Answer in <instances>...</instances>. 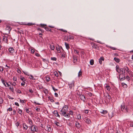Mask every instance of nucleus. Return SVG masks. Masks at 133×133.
Listing matches in <instances>:
<instances>
[{
    "mask_svg": "<svg viewBox=\"0 0 133 133\" xmlns=\"http://www.w3.org/2000/svg\"><path fill=\"white\" fill-rule=\"evenodd\" d=\"M90 65H92L94 64V61L93 59L90 60Z\"/></svg>",
    "mask_w": 133,
    "mask_h": 133,
    "instance_id": "35",
    "label": "nucleus"
},
{
    "mask_svg": "<svg viewBox=\"0 0 133 133\" xmlns=\"http://www.w3.org/2000/svg\"><path fill=\"white\" fill-rule=\"evenodd\" d=\"M26 24L27 25L29 26H31L33 25L34 24L31 23H27V24Z\"/></svg>",
    "mask_w": 133,
    "mask_h": 133,
    "instance_id": "55",
    "label": "nucleus"
},
{
    "mask_svg": "<svg viewBox=\"0 0 133 133\" xmlns=\"http://www.w3.org/2000/svg\"><path fill=\"white\" fill-rule=\"evenodd\" d=\"M65 117H69V116L68 114H65L64 115H63Z\"/></svg>",
    "mask_w": 133,
    "mask_h": 133,
    "instance_id": "50",
    "label": "nucleus"
},
{
    "mask_svg": "<svg viewBox=\"0 0 133 133\" xmlns=\"http://www.w3.org/2000/svg\"><path fill=\"white\" fill-rule=\"evenodd\" d=\"M69 114L71 115H73V112L72 111H70Z\"/></svg>",
    "mask_w": 133,
    "mask_h": 133,
    "instance_id": "52",
    "label": "nucleus"
},
{
    "mask_svg": "<svg viewBox=\"0 0 133 133\" xmlns=\"http://www.w3.org/2000/svg\"><path fill=\"white\" fill-rule=\"evenodd\" d=\"M105 88L107 89V90L108 91H109L111 89L109 85H108L107 84H105Z\"/></svg>",
    "mask_w": 133,
    "mask_h": 133,
    "instance_id": "14",
    "label": "nucleus"
},
{
    "mask_svg": "<svg viewBox=\"0 0 133 133\" xmlns=\"http://www.w3.org/2000/svg\"><path fill=\"white\" fill-rule=\"evenodd\" d=\"M44 28L47 31H50L51 30V29L48 27H44Z\"/></svg>",
    "mask_w": 133,
    "mask_h": 133,
    "instance_id": "43",
    "label": "nucleus"
},
{
    "mask_svg": "<svg viewBox=\"0 0 133 133\" xmlns=\"http://www.w3.org/2000/svg\"><path fill=\"white\" fill-rule=\"evenodd\" d=\"M51 59L52 60L54 61H56L57 60V58L55 57H51Z\"/></svg>",
    "mask_w": 133,
    "mask_h": 133,
    "instance_id": "45",
    "label": "nucleus"
},
{
    "mask_svg": "<svg viewBox=\"0 0 133 133\" xmlns=\"http://www.w3.org/2000/svg\"><path fill=\"white\" fill-rule=\"evenodd\" d=\"M23 128L25 130H26L28 128V126L25 123H24L23 124Z\"/></svg>",
    "mask_w": 133,
    "mask_h": 133,
    "instance_id": "18",
    "label": "nucleus"
},
{
    "mask_svg": "<svg viewBox=\"0 0 133 133\" xmlns=\"http://www.w3.org/2000/svg\"><path fill=\"white\" fill-rule=\"evenodd\" d=\"M36 128L37 127L35 125H32L30 127L31 130L32 131L36 132L37 131L36 129Z\"/></svg>",
    "mask_w": 133,
    "mask_h": 133,
    "instance_id": "6",
    "label": "nucleus"
},
{
    "mask_svg": "<svg viewBox=\"0 0 133 133\" xmlns=\"http://www.w3.org/2000/svg\"><path fill=\"white\" fill-rule=\"evenodd\" d=\"M40 25H41V27H42L44 28V27H44L45 25L44 24H40Z\"/></svg>",
    "mask_w": 133,
    "mask_h": 133,
    "instance_id": "64",
    "label": "nucleus"
},
{
    "mask_svg": "<svg viewBox=\"0 0 133 133\" xmlns=\"http://www.w3.org/2000/svg\"><path fill=\"white\" fill-rule=\"evenodd\" d=\"M114 60L117 63H119L120 61V59L119 58L116 57H115L114 58Z\"/></svg>",
    "mask_w": 133,
    "mask_h": 133,
    "instance_id": "20",
    "label": "nucleus"
},
{
    "mask_svg": "<svg viewBox=\"0 0 133 133\" xmlns=\"http://www.w3.org/2000/svg\"><path fill=\"white\" fill-rule=\"evenodd\" d=\"M54 74H55V76H56V77L58 76V74L57 72H54Z\"/></svg>",
    "mask_w": 133,
    "mask_h": 133,
    "instance_id": "56",
    "label": "nucleus"
},
{
    "mask_svg": "<svg viewBox=\"0 0 133 133\" xmlns=\"http://www.w3.org/2000/svg\"><path fill=\"white\" fill-rule=\"evenodd\" d=\"M50 78L49 77H46V81L48 82L50 81Z\"/></svg>",
    "mask_w": 133,
    "mask_h": 133,
    "instance_id": "47",
    "label": "nucleus"
},
{
    "mask_svg": "<svg viewBox=\"0 0 133 133\" xmlns=\"http://www.w3.org/2000/svg\"><path fill=\"white\" fill-rule=\"evenodd\" d=\"M121 73L122 74H124L125 73V68H121Z\"/></svg>",
    "mask_w": 133,
    "mask_h": 133,
    "instance_id": "22",
    "label": "nucleus"
},
{
    "mask_svg": "<svg viewBox=\"0 0 133 133\" xmlns=\"http://www.w3.org/2000/svg\"><path fill=\"white\" fill-rule=\"evenodd\" d=\"M18 113L21 114V115H22V110L20 109H18Z\"/></svg>",
    "mask_w": 133,
    "mask_h": 133,
    "instance_id": "32",
    "label": "nucleus"
},
{
    "mask_svg": "<svg viewBox=\"0 0 133 133\" xmlns=\"http://www.w3.org/2000/svg\"><path fill=\"white\" fill-rule=\"evenodd\" d=\"M25 110H26V112L27 113H29L30 112V111L28 109H27L26 108Z\"/></svg>",
    "mask_w": 133,
    "mask_h": 133,
    "instance_id": "49",
    "label": "nucleus"
},
{
    "mask_svg": "<svg viewBox=\"0 0 133 133\" xmlns=\"http://www.w3.org/2000/svg\"><path fill=\"white\" fill-rule=\"evenodd\" d=\"M59 30L61 31H63V32H67V31L66 30H64L63 29H60Z\"/></svg>",
    "mask_w": 133,
    "mask_h": 133,
    "instance_id": "54",
    "label": "nucleus"
},
{
    "mask_svg": "<svg viewBox=\"0 0 133 133\" xmlns=\"http://www.w3.org/2000/svg\"><path fill=\"white\" fill-rule=\"evenodd\" d=\"M3 40L6 43L7 42L8 39L7 37L5 36L3 37Z\"/></svg>",
    "mask_w": 133,
    "mask_h": 133,
    "instance_id": "21",
    "label": "nucleus"
},
{
    "mask_svg": "<svg viewBox=\"0 0 133 133\" xmlns=\"http://www.w3.org/2000/svg\"><path fill=\"white\" fill-rule=\"evenodd\" d=\"M68 107L66 105H65L60 111V114L62 115H64L66 114L68 111Z\"/></svg>",
    "mask_w": 133,
    "mask_h": 133,
    "instance_id": "1",
    "label": "nucleus"
},
{
    "mask_svg": "<svg viewBox=\"0 0 133 133\" xmlns=\"http://www.w3.org/2000/svg\"><path fill=\"white\" fill-rule=\"evenodd\" d=\"M101 114L104 115L107 114V111L106 110H103L102 111H101Z\"/></svg>",
    "mask_w": 133,
    "mask_h": 133,
    "instance_id": "34",
    "label": "nucleus"
},
{
    "mask_svg": "<svg viewBox=\"0 0 133 133\" xmlns=\"http://www.w3.org/2000/svg\"><path fill=\"white\" fill-rule=\"evenodd\" d=\"M19 123L18 122H17L16 123V125L17 127H18L19 125Z\"/></svg>",
    "mask_w": 133,
    "mask_h": 133,
    "instance_id": "58",
    "label": "nucleus"
},
{
    "mask_svg": "<svg viewBox=\"0 0 133 133\" xmlns=\"http://www.w3.org/2000/svg\"><path fill=\"white\" fill-rule=\"evenodd\" d=\"M75 125L78 128H79L81 127L79 123L77 122H76L75 123Z\"/></svg>",
    "mask_w": 133,
    "mask_h": 133,
    "instance_id": "15",
    "label": "nucleus"
},
{
    "mask_svg": "<svg viewBox=\"0 0 133 133\" xmlns=\"http://www.w3.org/2000/svg\"><path fill=\"white\" fill-rule=\"evenodd\" d=\"M29 76H30L29 77V78H30V79L32 80H35V78L33 77V76L32 75H29Z\"/></svg>",
    "mask_w": 133,
    "mask_h": 133,
    "instance_id": "26",
    "label": "nucleus"
},
{
    "mask_svg": "<svg viewBox=\"0 0 133 133\" xmlns=\"http://www.w3.org/2000/svg\"><path fill=\"white\" fill-rule=\"evenodd\" d=\"M109 47L111 49H112L113 50H115L116 49L114 47H112L111 46H109Z\"/></svg>",
    "mask_w": 133,
    "mask_h": 133,
    "instance_id": "53",
    "label": "nucleus"
},
{
    "mask_svg": "<svg viewBox=\"0 0 133 133\" xmlns=\"http://www.w3.org/2000/svg\"><path fill=\"white\" fill-rule=\"evenodd\" d=\"M8 110H9V111H12V109L11 108H10L8 109Z\"/></svg>",
    "mask_w": 133,
    "mask_h": 133,
    "instance_id": "63",
    "label": "nucleus"
},
{
    "mask_svg": "<svg viewBox=\"0 0 133 133\" xmlns=\"http://www.w3.org/2000/svg\"><path fill=\"white\" fill-rule=\"evenodd\" d=\"M127 125L131 127H133V122H128L127 123Z\"/></svg>",
    "mask_w": 133,
    "mask_h": 133,
    "instance_id": "13",
    "label": "nucleus"
},
{
    "mask_svg": "<svg viewBox=\"0 0 133 133\" xmlns=\"http://www.w3.org/2000/svg\"><path fill=\"white\" fill-rule=\"evenodd\" d=\"M20 79L23 81H25L26 79H25V78L23 77H21L20 78Z\"/></svg>",
    "mask_w": 133,
    "mask_h": 133,
    "instance_id": "36",
    "label": "nucleus"
},
{
    "mask_svg": "<svg viewBox=\"0 0 133 133\" xmlns=\"http://www.w3.org/2000/svg\"><path fill=\"white\" fill-rule=\"evenodd\" d=\"M125 70L129 74V75L130 76H132V72L129 70V68L127 67L125 68Z\"/></svg>",
    "mask_w": 133,
    "mask_h": 133,
    "instance_id": "3",
    "label": "nucleus"
},
{
    "mask_svg": "<svg viewBox=\"0 0 133 133\" xmlns=\"http://www.w3.org/2000/svg\"><path fill=\"white\" fill-rule=\"evenodd\" d=\"M6 29L10 31L11 30V28L10 26H7L6 28Z\"/></svg>",
    "mask_w": 133,
    "mask_h": 133,
    "instance_id": "31",
    "label": "nucleus"
},
{
    "mask_svg": "<svg viewBox=\"0 0 133 133\" xmlns=\"http://www.w3.org/2000/svg\"><path fill=\"white\" fill-rule=\"evenodd\" d=\"M79 97L82 101L84 102L85 101L86 99L84 95L81 94L80 95H79Z\"/></svg>",
    "mask_w": 133,
    "mask_h": 133,
    "instance_id": "7",
    "label": "nucleus"
},
{
    "mask_svg": "<svg viewBox=\"0 0 133 133\" xmlns=\"http://www.w3.org/2000/svg\"><path fill=\"white\" fill-rule=\"evenodd\" d=\"M3 100L1 97H0V104H2L3 102Z\"/></svg>",
    "mask_w": 133,
    "mask_h": 133,
    "instance_id": "42",
    "label": "nucleus"
},
{
    "mask_svg": "<svg viewBox=\"0 0 133 133\" xmlns=\"http://www.w3.org/2000/svg\"><path fill=\"white\" fill-rule=\"evenodd\" d=\"M116 70L118 73H121V69L119 68V66L118 65H116Z\"/></svg>",
    "mask_w": 133,
    "mask_h": 133,
    "instance_id": "11",
    "label": "nucleus"
},
{
    "mask_svg": "<svg viewBox=\"0 0 133 133\" xmlns=\"http://www.w3.org/2000/svg\"><path fill=\"white\" fill-rule=\"evenodd\" d=\"M45 129L46 130L48 131V132H50L51 130V128L50 127H48L47 126Z\"/></svg>",
    "mask_w": 133,
    "mask_h": 133,
    "instance_id": "19",
    "label": "nucleus"
},
{
    "mask_svg": "<svg viewBox=\"0 0 133 133\" xmlns=\"http://www.w3.org/2000/svg\"><path fill=\"white\" fill-rule=\"evenodd\" d=\"M82 75V72L81 71V70L78 72V77H80Z\"/></svg>",
    "mask_w": 133,
    "mask_h": 133,
    "instance_id": "30",
    "label": "nucleus"
},
{
    "mask_svg": "<svg viewBox=\"0 0 133 133\" xmlns=\"http://www.w3.org/2000/svg\"><path fill=\"white\" fill-rule=\"evenodd\" d=\"M20 102L22 104H24V101L23 100L20 99Z\"/></svg>",
    "mask_w": 133,
    "mask_h": 133,
    "instance_id": "48",
    "label": "nucleus"
},
{
    "mask_svg": "<svg viewBox=\"0 0 133 133\" xmlns=\"http://www.w3.org/2000/svg\"><path fill=\"white\" fill-rule=\"evenodd\" d=\"M28 121L29 124L31 125V126L32 125V120L29 118H28Z\"/></svg>",
    "mask_w": 133,
    "mask_h": 133,
    "instance_id": "16",
    "label": "nucleus"
},
{
    "mask_svg": "<svg viewBox=\"0 0 133 133\" xmlns=\"http://www.w3.org/2000/svg\"><path fill=\"white\" fill-rule=\"evenodd\" d=\"M77 94L79 96V95H81L80 92H79L78 91H77Z\"/></svg>",
    "mask_w": 133,
    "mask_h": 133,
    "instance_id": "62",
    "label": "nucleus"
},
{
    "mask_svg": "<svg viewBox=\"0 0 133 133\" xmlns=\"http://www.w3.org/2000/svg\"><path fill=\"white\" fill-rule=\"evenodd\" d=\"M74 52L75 54H77L78 55H79V51L76 50H74Z\"/></svg>",
    "mask_w": 133,
    "mask_h": 133,
    "instance_id": "41",
    "label": "nucleus"
},
{
    "mask_svg": "<svg viewBox=\"0 0 133 133\" xmlns=\"http://www.w3.org/2000/svg\"><path fill=\"white\" fill-rule=\"evenodd\" d=\"M1 80L2 81V83L3 84V85L6 87H7L5 83L6 82L3 79V78H2L1 79Z\"/></svg>",
    "mask_w": 133,
    "mask_h": 133,
    "instance_id": "24",
    "label": "nucleus"
},
{
    "mask_svg": "<svg viewBox=\"0 0 133 133\" xmlns=\"http://www.w3.org/2000/svg\"><path fill=\"white\" fill-rule=\"evenodd\" d=\"M9 89L11 90V91L13 92H14V90L13 87H10L9 88Z\"/></svg>",
    "mask_w": 133,
    "mask_h": 133,
    "instance_id": "38",
    "label": "nucleus"
},
{
    "mask_svg": "<svg viewBox=\"0 0 133 133\" xmlns=\"http://www.w3.org/2000/svg\"><path fill=\"white\" fill-rule=\"evenodd\" d=\"M104 60V58L103 57H101L99 59V62L100 64H102V61Z\"/></svg>",
    "mask_w": 133,
    "mask_h": 133,
    "instance_id": "10",
    "label": "nucleus"
},
{
    "mask_svg": "<svg viewBox=\"0 0 133 133\" xmlns=\"http://www.w3.org/2000/svg\"><path fill=\"white\" fill-rule=\"evenodd\" d=\"M53 113L54 114V115L56 117H60V116L58 114V112L57 111H56V110L54 111L53 112Z\"/></svg>",
    "mask_w": 133,
    "mask_h": 133,
    "instance_id": "8",
    "label": "nucleus"
},
{
    "mask_svg": "<svg viewBox=\"0 0 133 133\" xmlns=\"http://www.w3.org/2000/svg\"><path fill=\"white\" fill-rule=\"evenodd\" d=\"M77 118L78 119H80L81 118V116L80 114H77Z\"/></svg>",
    "mask_w": 133,
    "mask_h": 133,
    "instance_id": "25",
    "label": "nucleus"
},
{
    "mask_svg": "<svg viewBox=\"0 0 133 133\" xmlns=\"http://www.w3.org/2000/svg\"><path fill=\"white\" fill-rule=\"evenodd\" d=\"M9 51L10 52L13 54L14 52V50L12 47H11L9 49Z\"/></svg>",
    "mask_w": 133,
    "mask_h": 133,
    "instance_id": "9",
    "label": "nucleus"
},
{
    "mask_svg": "<svg viewBox=\"0 0 133 133\" xmlns=\"http://www.w3.org/2000/svg\"><path fill=\"white\" fill-rule=\"evenodd\" d=\"M52 88L53 90L55 92L57 90V89H55L53 87H52Z\"/></svg>",
    "mask_w": 133,
    "mask_h": 133,
    "instance_id": "61",
    "label": "nucleus"
},
{
    "mask_svg": "<svg viewBox=\"0 0 133 133\" xmlns=\"http://www.w3.org/2000/svg\"><path fill=\"white\" fill-rule=\"evenodd\" d=\"M73 62L74 63H76L77 60V57L75 56L73 57Z\"/></svg>",
    "mask_w": 133,
    "mask_h": 133,
    "instance_id": "17",
    "label": "nucleus"
},
{
    "mask_svg": "<svg viewBox=\"0 0 133 133\" xmlns=\"http://www.w3.org/2000/svg\"><path fill=\"white\" fill-rule=\"evenodd\" d=\"M25 81H23V82L21 83V85L22 86H23L25 85Z\"/></svg>",
    "mask_w": 133,
    "mask_h": 133,
    "instance_id": "57",
    "label": "nucleus"
},
{
    "mask_svg": "<svg viewBox=\"0 0 133 133\" xmlns=\"http://www.w3.org/2000/svg\"><path fill=\"white\" fill-rule=\"evenodd\" d=\"M15 91L16 92L19 94L21 93V91L19 89H17V88H15Z\"/></svg>",
    "mask_w": 133,
    "mask_h": 133,
    "instance_id": "27",
    "label": "nucleus"
},
{
    "mask_svg": "<svg viewBox=\"0 0 133 133\" xmlns=\"http://www.w3.org/2000/svg\"><path fill=\"white\" fill-rule=\"evenodd\" d=\"M3 68L2 66H0V71L2 72H3Z\"/></svg>",
    "mask_w": 133,
    "mask_h": 133,
    "instance_id": "40",
    "label": "nucleus"
},
{
    "mask_svg": "<svg viewBox=\"0 0 133 133\" xmlns=\"http://www.w3.org/2000/svg\"><path fill=\"white\" fill-rule=\"evenodd\" d=\"M17 78L16 77H13V80L14 81L17 82Z\"/></svg>",
    "mask_w": 133,
    "mask_h": 133,
    "instance_id": "51",
    "label": "nucleus"
},
{
    "mask_svg": "<svg viewBox=\"0 0 133 133\" xmlns=\"http://www.w3.org/2000/svg\"><path fill=\"white\" fill-rule=\"evenodd\" d=\"M54 123L56 125L60 127V124L59 123L55 121Z\"/></svg>",
    "mask_w": 133,
    "mask_h": 133,
    "instance_id": "29",
    "label": "nucleus"
},
{
    "mask_svg": "<svg viewBox=\"0 0 133 133\" xmlns=\"http://www.w3.org/2000/svg\"><path fill=\"white\" fill-rule=\"evenodd\" d=\"M17 82L14 81L12 84L11 83H10V84L12 85L15 86L16 85V83Z\"/></svg>",
    "mask_w": 133,
    "mask_h": 133,
    "instance_id": "33",
    "label": "nucleus"
},
{
    "mask_svg": "<svg viewBox=\"0 0 133 133\" xmlns=\"http://www.w3.org/2000/svg\"><path fill=\"white\" fill-rule=\"evenodd\" d=\"M105 96L107 99H108L109 100L111 98V96L108 93L106 94L105 95Z\"/></svg>",
    "mask_w": 133,
    "mask_h": 133,
    "instance_id": "12",
    "label": "nucleus"
},
{
    "mask_svg": "<svg viewBox=\"0 0 133 133\" xmlns=\"http://www.w3.org/2000/svg\"><path fill=\"white\" fill-rule=\"evenodd\" d=\"M65 44L66 49L68 50L70 48L69 44L67 43L66 42H65Z\"/></svg>",
    "mask_w": 133,
    "mask_h": 133,
    "instance_id": "23",
    "label": "nucleus"
},
{
    "mask_svg": "<svg viewBox=\"0 0 133 133\" xmlns=\"http://www.w3.org/2000/svg\"><path fill=\"white\" fill-rule=\"evenodd\" d=\"M60 49V48L59 46H58V47L57 46L56 47V50L59 53H60L61 52V51Z\"/></svg>",
    "mask_w": 133,
    "mask_h": 133,
    "instance_id": "28",
    "label": "nucleus"
},
{
    "mask_svg": "<svg viewBox=\"0 0 133 133\" xmlns=\"http://www.w3.org/2000/svg\"><path fill=\"white\" fill-rule=\"evenodd\" d=\"M24 74L26 75H27L28 76L29 75L28 74V73L26 72H24L23 71Z\"/></svg>",
    "mask_w": 133,
    "mask_h": 133,
    "instance_id": "59",
    "label": "nucleus"
},
{
    "mask_svg": "<svg viewBox=\"0 0 133 133\" xmlns=\"http://www.w3.org/2000/svg\"><path fill=\"white\" fill-rule=\"evenodd\" d=\"M126 79H127L128 81H129L130 80V78L129 76H127Z\"/></svg>",
    "mask_w": 133,
    "mask_h": 133,
    "instance_id": "60",
    "label": "nucleus"
},
{
    "mask_svg": "<svg viewBox=\"0 0 133 133\" xmlns=\"http://www.w3.org/2000/svg\"><path fill=\"white\" fill-rule=\"evenodd\" d=\"M29 91L31 93H32L34 92V91L31 89H29Z\"/></svg>",
    "mask_w": 133,
    "mask_h": 133,
    "instance_id": "46",
    "label": "nucleus"
},
{
    "mask_svg": "<svg viewBox=\"0 0 133 133\" xmlns=\"http://www.w3.org/2000/svg\"><path fill=\"white\" fill-rule=\"evenodd\" d=\"M84 120L87 123L90 124L91 123V121L90 119L87 117H85L84 118Z\"/></svg>",
    "mask_w": 133,
    "mask_h": 133,
    "instance_id": "5",
    "label": "nucleus"
},
{
    "mask_svg": "<svg viewBox=\"0 0 133 133\" xmlns=\"http://www.w3.org/2000/svg\"><path fill=\"white\" fill-rule=\"evenodd\" d=\"M50 49L52 50H54L55 48L54 45H50Z\"/></svg>",
    "mask_w": 133,
    "mask_h": 133,
    "instance_id": "37",
    "label": "nucleus"
},
{
    "mask_svg": "<svg viewBox=\"0 0 133 133\" xmlns=\"http://www.w3.org/2000/svg\"><path fill=\"white\" fill-rule=\"evenodd\" d=\"M75 82L74 81H72L71 82L69 83V87L70 89H72L74 86V83Z\"/></svg>",
    "mask_w": 133,
    "mask_h": 133,
    "instance_id": "4",
    "label": "nucleus"
},
{
    "mask_svg": "<svg viewBox=\"0 0 133 133\" xmlns=\"http://www.w3.org/2000/svg\"><path fill=\"white\" fill-rule=\"evenodd\" d=\"M61 57L62 58H64L65 57V55L64 53H61Z\"/></svg>",
    "mask_w": 133,
    "mask_h": 133,
    "instance_id": "39",
    "label": "nucleus"
},
{
    "mask_svg": "<svg viewBox=\"0 0 133 133\" xmlns=\"http://www.w3.org/2000/svg\"><path fill=\"white\" fill-rule=\"evenodd\" d=\"M44 92L46 94L48 93V91L47 89H45L43 90Z\"/></svg>",
    "mask_w": 133,
    "mask_h": 133,
    "instance_id": "44",
    "label": "nucleus"
},
{
    "mask_svg": "<svg viewBox=\"0 0 133 133\" xmlns=\"http://www.w3.org/2000/svg\"><path fill=\"white\" fill-rule=\"evenodd\" d=\"M121 109L122 111L125 112H128L129 108L127 106H125L124 104H123L121 105Z\"/></svg>",
    "mask_w": 133,
    "mask_h": 133,
    "instance_id": "2",
    "label": "nucleus"
}]
</instances>
